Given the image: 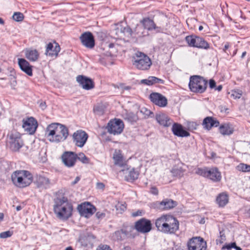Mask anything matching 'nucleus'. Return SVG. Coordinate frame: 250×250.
<instances>
[{"mask_svg":"<svg viewBox=\"0 0 250 250\" xmlns=\"http://www.w3.org/2000/svg\"><path fill=\"white\" fill-rule=\"evenodd\" d=\"M68 135V128L60 123H51L47 126L45 131V137L51 143H59L63 142Z\"/></svg>","mask_w":250,"mask_h":250,"instance_id":"nucleus-1","label":"nucleus"},{"mask_svg":"<svg viewBox=\"0 0 250 250\" xmlns=\"http://www.w3.org/2000/svg\"><path fill=\"white\" fill-rule=\"evenodd\" d=\"M155 225L158 230L165 234H174L179 229V222L173 215L165 214L157 218Z\"/></svg>","mask_w":250,"mask_h":250,"instance_id":"nucleus-2","label":"nucleus"},{"mask_svg":"<svg viewBox=\"0 0 250 250\" xmlns=\"http://www.w3.org/2000/svg\"><path fill=\"white\" fill-rule=\"evenodd\" d=\"M73 207L67 197H57L54 200L53 211L56 216L62 220H66L72 215Z\"/></svg>","mask_w":250,"mask_h":250,"instance_id":"nucleus-3","label":"nucleus"},{"mask_svg":"<svg viewBox=\"0 0 250 250\" xmlns=\"http://www.w3.org/2000/svg\"><path fill=\"white\" fill-rule=\"evenodd\" d=\"M33 179L32 173L27 170H17L11 174L13 184L20 188L29 187L32 183Z\"/></svg>","mask_w":250,"mask_h":250,"instance_id":"nucleus-4","label":"nucleus"},{"mask_svg":"<svg viewBox=\"0 0 250 250\" xmlns=\"http://www.w3.org/2000/svg\"><path fill=\"white\" fill-rule=\"evenodd\" d=\"M131 62L136 69L142 71L148 70L152 64L151 59L141 51H137L133 55Z\"/></svg>","mask_w":250,"mask_h":250,"instance_id":"nucleus-5","label":"nucleus"},{"mask_svg":"<svg viewBox=\"0 0 250 250\" xmlns=\"http://www.w3.org/2000/svg\"><path fill=\"white\" fill-rule=\"evenodd\" d=\"M208 81L198 75L190 76L188 86L190 90L195 93L202 94L207 89Z\"/></svg>","mask_w":250,"mask_h":250,"instance_id":"nucleus-6","label":"nucleus"},{"mask_svg":"<svg viewBox=\"0 0 250 250\" xmlns=\"http://www.w3.org/2000/svg\"><path fill=\"white\" fill-rule=\"evenodd\" d=\"M7 145L13 151H18L23 146L21 135L19 132L12 131L8 135Z\"/></svg>","mask_w":250,"mask_h":250,"instance_id":"nucleus-7","label":"nucleus"},{"mask_svg":"<svg viewBox=\"0 0 250 250\" xmlns=\"http://www.w3.org/2000/svg\"><path fill=\"white\" fill-rule=\"evenodd\" d=\"M185 41L190 47L203 49H208L209 44L203 38L196 35H189L185 38Z\"/></svg>","mask_w":250,"mask_h":250,"instance_id":"nucleus-8","label":"nucleus"},{"mask_svg":"<svg viewBox=\"0 0 250 250\" xmlns=\"http://www.w3.org/2000/svg\"><path fill=\"white\" fill-rule=\"evenodd\" d=\"M124 127L123 121L120 119L115 118L109 121L106 128L109 134L118 135L123 132Z\"/></svg>","mask_w":250,"mask_h":250,"instance_id":"nucleus-9","label":"nucleus"},{"mask_svg":"<svg viewBox=\"0 0 250 250\" xmlns=\"http://www.w3.org/2000/svg\"><path fill=\"white\" fill-rule=\"evenodd\" d=\"M112 159L115 166L123 168L119 171V173L129 169L128 160L125 159L121 150L116 149L113 154Z\"/></svg>","mask_w":250,"mask_h":250,"instance_id":"nucleus-10","label":"nucleus"},{"mask_svg":"<svg viewBox=\"0 0 250 250\" xmlns=\"http://www.w3.org/2000/svg\"><path fill=\"white\" fill-rule=\"evenodd\" d=\"M187 247L188 250H207V243L201 236H194L188 240Z\"/></svg>","mask_w":250,"mask_h":250,"instance_id":"nucleus-11","label":"nucleus"},{"mask_svg":"<svg viewBox=\"0 0 250 250\" xmlns=\"http://www.w3.org/2000/svg\"><path fill=\"white\" fill-rule=\"evenodd\" d=\"M80 215L85 218L90 217L96 211V207L89 202H84L77 207Z\"/></svg>","mask_w":250,"mask_h":250,"instance_id":"nucleus-12","label":"nucleus"},{"mask_svg":"<svg viewBox=\"0 0 250 250\" xmlns=\"http://www.w3.org/2000/svg\"><path fill=\"white\" fill-rule=\"evenodd\" d=\"M88 138V134L82 129L77 130L72 135V140L75 145L81 148L85 145Z\"/></svg>","mask_w":250,"mask_h":250,"instance_id":"nucleus-13","label":"nucleus"},{"mask_svg":"<svg viewBox=\"0 0 250 250\" xmlns=\"http://www.w3.org/2000/svg\"><path fill=\"white\" fill-rule=\"evenodd\" d=\"M134 227L139 232L146 233L151 230L152 224L150 220L143 218L135 222Z\"/></svg>","mask_w":250,"mask_h":250,"instance_id":"nucleus-14","label":"nucleus"},{"mask_svg":"<svg viewBox=\"0 0 250 250\" xmlns=\"http://www.w3.org/2000/svg\"><path fill=\"white\" fill-rule=\"evenodd\" d=\"M38 126L37 121L33 117H28L22 120V127L30 134L36 132Z\"/></svg>","mask_w":250,"mask_h":250,"instance_id":"nucleus-15","label":"nucleus"},{"mask_svg":"<svg viewBox=\"0 0 250 250\" xmlns=\"http://www.w3.org/2000/svg\"><path fill=\"white\" fill-rule=\"evenodd\" d=\"M76 153L72 151H65L61 156L63 165L67 167H73L76 163Z\"/></svg>","mask_w":250,"mask_h":250,"instance_id":"nucleus-16","label":"nucleus"},{"mask_svg":"<svg viewBox=\"0 0 250 250\" xmlns=\"http://www.w3.org/2000/svg\"><path fill=\"white\" fill-rule=\"evenodd\" d=\"M149 99L153 104L159 107H164L167 105V98L160 93H151L149 96Z\"/></svg>","mask_w":250,"mask_h":250,"instance_id":"nucleus-17","label":"nucleus"},{"mask_svg":"<svg viewBox=\"0 0 250 250\" xmlns=\"http://www.w3.org/2000/svg\"><path fill=\"white\" fill-rule=\"evenodd\" d=\"M61 47L59 44L56 41L49 42L45 47V54L53 59H56L60 52Z\"/></svg>","mask_w":250,"mask_h":250,"instance_id":"nucleus-18","label":"nucleus"},{"mask_svg":"<svg viewBox=\"0 0 250 250\" xmlns=\"http://www.w3.org/2000/svg\"><path fill=\"white\" fill-rule=\"evenodd\" d=\"M80 40L83 45L88 49H92L95 45L93 34L90 32H85L80 37Z\"/></svg>","mask_w":250,"mask_h":250,"instance_id":"nucleus-19","label":"nucleus"},{"mask_svg":"<svg viewBox=\"0 0 250 250\" xmlns=\"http://www.w3.org/2000/svg\"><path fill=\"white\" fill-rule=\"evenodd\" d=\"M76 80L83 89L85 90H90L94 87V83L93 81L83 75H78L76 77Z\"/></svg>","mask_w":250,"mask_h":250,"instance_id":"nucleus-20","label":"nucleus"},{"mask_svg":"<svg viewBox=\"0 0 250 250\" xmlns=\"http://www.w3.org/2000/svg\"><path fill=\"white\" fill-rule=\"evenodd\" d=\"M156 208L161 210H167L173 208L177 206L176 201L170 199H164L162 201L156 202Z\"/></svg>","mask_w":250,"mask_h":250,"instance_id":"nucleus-21","label":"nucleus"},{"mask_svg":"<svg viewBox=\"0 0 250 250\" xmlns=\"http://www.w3.org/2000/svg\"><path fill=\"white\" fill-rule=\"evenodd\" d=\"M18 63L20 69L29 76H33V66L29 62L23 58H19Z\"/></svg>","mask_w":250,"mask_h":250,"instance_id":"nucleus-22","label":"nucleus"},{"mask_svg":"<svg viewBox=\"0 0 250 250\" xmlns=\"http://www.w3.org/2000/svg\"><path fill=\"white\" fill-rule=\"evenodd\" d=\"M130 235V231L127 227H123L121 229L115 231L113 233L112 237L114 240L116 241H122L128 237Z\"/></svg>","mask_w":250,"mask_h":250,"instance_id":"nucleus-23","label":"nucleus"},{"mask_svg":"<svg viewBox=\"0 0 250 250\" xmlns=\"http://www.w3.org/2000/svg\"><path fill=\"white\" fill-rule=\"evenodd\" d=\"M207 178L214 182H218L221 180V173L216 167H212L208 169Z\"/></svg>","mask_w":250,"mask_h":250,"instance_id":"nucleus-24","label":"nucleus"},{"mask_svg":"<svg viewBox=\"0 0 250 250\" xmlns=\"http://www.w3.org/2000/svg\"><path fill=\"white\" fill-rule=\"evenodd\" d=\"M24 55L25 58L31 62H37L40 58V53L36 49L26 48Z\"/></svg>","mask_w":250,"mask_h":250,"instance_id":"nucleus-25","label":"nucleus"},{"mask_svg":"<svg viewBox=\"0 0 250 250\" xmlns=\"http://www.w3.org/2000/svg\"><path fill=\"white\" fill-rule=\"evenodd\" d=\"M157 122L164 127H169L173 123V121L167 115L164 113H159L156 115Z\"/></svg>","mask_w":250,"mask_h":250,"instance_id":"nucleus-26","label":"nucleus"},{"mask_svg":"<svg viewBox=\"0 0 250 250\" xmlns=\"http://www.w3.org/2000/svg\"><path fill=\"white\" fill-rule=\"evenodd\" d=\"M173 133L177 136L184 137H188L190 135V133L184 130L182 125L178 123H174L171 128Z\"/></svg>","mask_w":250,"mask_h":250,"instance_id":"nucleus-27","label":"nucleus"},{"mask_svg":"<svg viewBox=\"0 0 250 250\" xmlns=\"http://www.w3.org/2000/svg\"><path fill=\"white\" fill-rule=\"evenodd\" d=\"M35 184L38 188H47L50 185V181L49 178L41 175H37Z\"/></svg>","mask_w":250,"mask_h":250,"instance_id":"nucleus-28","label":"nucleus"},{"mask_svg":"<svg viewBox=\"0 0 250 250\" xmlns=\"http://www.w3.org/2000/svg\"><path fill=\"white\" fill-rule=\"evenodd\" d=\"M219 122L212 117H207L203 122L204 128L209 130L213 127H217L219 125Z\"/></svg>","mask_w":250,"mask_h":250,"instance_id":"nucleus-29","label":"nucleus"},{"mask_svg":"<svg viewBox=\"0 0 250 250\" xmlns=\"http://www.w3.org/2000/svg\"><path fill=\"white\" fill-rule=\"evenodd\" d=\"M140 23L144 27L146 30L151 31L157 28L154 20L149 17L144 18L140 21Z\"/></svg>","mask_w":250,"mask_h":250,"instance_id":"nucleus-30","label":"nucleus"},{"mask_svg":"<svg viewBox=\"0 0 250 250\" xmlns=\"http://www.w3.org/2000/svg\"><path fill=\"white\" fill-rule=\"evenodd\" d=\"M216 201L219 207H224L229 202L228 195L226 192L220 193L217 196Z\"/></svg>","mask_w":250,"mask_h":250,"instance_id":"nucleus-31","label":"nucleus"},{"mask_svg":"<svg viewBox=\"0 0 250 250\" xmlns=\"http://www.w3.org/2000/svg\"><path fill=\"white\" fill-rule=\"evenodd\" d=\"M142 83L147 85H151L155 83H164V81L154 76H149L146 79H144L141 81Z\"/></svg>","mask_w":250,"mask_h":250,"instance_id":"nucleus-32","label":"nucleus"},{"mask_svg":"<svg viewBox=\"0 0 250 250\" xmlns=\"http://www.w3.org/2000/svg\"><path fill=\"white\" fill-rule=\"evenodd\" d=\"M185 171L182 167L175 166L171 170V173L173 176L180 178L184 176Z\"/></svg>","mask_w":250,"mask_h":250,"instance_id":"nucleus-33","label":"nucleus"},{"mask_svg":"<svg viewBox=\"0 0 250 250\" xmlns=\"http://www.w3.org/2000/svg\"><path fill=\"white\" fill-rule=\"evenodd\" d=\"M139 175V172L135 168H133L125 177V180L127 182H133L137 179Z\"/></svg>","mask_w":250,"mask_h":250,"instance_id":"nucleus-34","label":"nucleus"},{"mask_svg":"<svg viewBox=\"0 0 250 250\" xmlns=\"http://www.w3.org/2000/svg\"><path fill=\"white\" fill-rule=\"evenodd\" d=\"M146 30L142 24H137L134 29V33L138 37H142L146 35Z\"/></svg>","mask_w":250,"mask_h":250,"instance_id":"nucleus-35","label":"nucleus"},{"mask_svg":"<svg viewBox=\"0 0 250 250\" xmlns=\"http://www.w3.org/2000/svg\"><path fill=\"white\" fill-rule=\"evenodd\" d=\"M246 93L241 89L235 90V100L240 99L241 104L244 105L245 103Z\"/></svg>","mask_w":250,"mask_h":250,"instance_id":"nucleus-36","label":"nucleus"},{"mask_svg":"<svg viewBox=\"0 0 250 250\" xmlns=\"http://www.w3.org/2000/svg\"><path fill=\"white\" fill-rule=\"evenodd\" d=\"M208 169L209 167H197L195 169V173L198 175L207 178Z\"/></svg>","mask_w":250,"mask_h":250,"instance_id":"nucleus-37","label":"nucleus"},{"mask_svg":"<svg viewBox=\"0 0 250 250\" xmlns=\"http://www.w3.org/2000/svg\"><path fill=\"white\" fill-rule=\"evenodd\" d=\"M219 131L223 135H229L233 133V130L228 125H221L219 127Z\"/></svg>","mask_w":250,"mask_h":250,"instance_id":"nucleus-38","label":"nucleus"},{"mask_svg":"<svg viewBox=\"0 0 250 250\" xmlns=\"http://www.w3.org/2000/svg\"><path fill=\"white\" fill-rule=\"evenodd\" d=\"M76 161L78 160L83 164H87L90 162V159L83 152L76 153Z\"/></svg>","mask_w":250,"mask_h":250,"instance_id":"nucleus-39","label":"nucleus"},{"mask_svg":"<svg viewBox=\"0 0 250 250\" xmlns=\"http://www.w3.org/2000/svg\"><path fill=\"white\" fill-rule=\"evenodd\" d=\"M238 170L243 172H250V165L244 163H240L237 167Z\"/></svg>","mask_w":250,"mask_h":250,"instance_id":"nucleus-40","label":"nucleus"},{"mask_svg":"<svg viewBox=\"0 0 250 250\" xmlns=\"http://www.w3.org/2000/svg\"><path fill=\"white\" fill-rule=\"evenodd\" d=\"M226 240V237L224 230L220 231V235L216 239V242L217 245H222Z\"/></svg>","mask_w":250,"mask_h":250,"instance_id":"nucleus-41","label":"nucleus"},{"mask_svg":"<svg viewBox=\"0 0 250 250\" xmlns=\"http://www.w3.org/2000/svg\"><path fill=\"white\" fill-rule=\"evenodd\" d=\"M12 17L14 21L18 22H21L24 20V16L21 12H16L14 13Z\"/></svg>","mask_w":250,"mask_h":250,"instance_id":"nucleus-42","label":"nucleus"},{"mask_svg":"<svg viewBox=\"0 0 250 250\" xmlns=\"http://www.w3.org/2000/svg\"><path fill=\"white\" fill-rule=\"evenodd\" d=\"M13 235V232L8 230L0 233V238L4 239L11 237Z\"/></svg>","mask_w":250,"mask_h":250,"instance_id":"nucleus-43","label":"nucleus"},{"mask_svg":"<svg viewBox=\"0 0 250 250\" xmlns=\"http://www.w3.org/2000/svg\"><path fill=\"white\" fill-rule=\"evenodd\" d=\"M96 250H112L108 245L101 244L96 248Z\"/></svg>","mask_w":250,"mask_h":250,"instance_id":"nucleus-44","label":"nucleus"},{"mask_svg":"<svg viewBox=\"0 0 250 250\" xmlns=\"http://www.w3.org/2000/svg\"><path fill=\"white\" fill-rule=\"evenodd\" d=\"M232 248H234V242H231L230 244H226L221 248L222 250H230Z\"/></svg>","mask_w":250,"mask_h":250,"instance_id":"nucleus-45","label":"nucleus"},{"mask_svg":"<svg viewBox=\"0 0 250 250\" xmlns=\"http://www.w3.org/2000/svg\"><path fill=\"white\" fill-rule=\"evenodd\" d=\"M116 208L117 210H120V211L121 212L125 209L126 206H125V204H123L122 203L118 202L116 205Z\"/></svg>","mask_w":250,"mask_h":250,"instance_id":"nucleus-46","label":"nucleus"},{"mask_svg":"<svg viewBox=\"0 0 250 250\" xmlns=\"http://www.w3.org/2000/svg\"><path fill=\"white\" fill-rule=\"evenodd\" d=\"M150 193L157 195L159 193L158 189L155 186L151 187L150 188Z\"/></svg>","mask_w":250,"mask_h":250,"instance_id":"nucleus-47","label":"nucleus"},{"mask_svg":"<svg viewBox=\"0 0 250 250\" xmlns=\"http://www.w3.org/2000/svg\"><path fill=\"white\" fill-rule=\"evenodd\" d=\"M105 188V185L104 183L101 182H98L96 184V188L99 189L104 190Z\"/></svg>","mask_w":250,"mask_h":250,"instance_id":"nucleus-48","label":"nucleus"},{"mask_svg":"<svg viewBox=\"0 0 250 250\" xmlns=\"http://www.w3.org/2000/svg\"><path fill=\"white\" fill-rule=\"evenodd\" d=\"M209 85L210 88H214L216 86V83L214 80L211 79L209 82Z\"/></svg>","mask_w":250,"mask_h":250,"instance_id":"nucleus-49","label":"nucleus"},{"mask_svg":"<svg viewBox=\"0 0 250 250\" xmlns=\"http://www.w3.org/2000/svg\"><path fill=\"white\" fill-rule=\"evenodd\" d=\"M81 176H77L75 178V180L73 182H72V183L71 184V185L74 186V185H76V184H77L81 180Z\"/></svg>","mask_w":250,"mask_h":250,"instance_id":"nucleus-50","label":"nucleus"},{"mask_svg":"<svg viewBox=\"0 0 250 250\" xmlns=\"http://www.w3.org/2000/svg\"><path fill=\"white\" fill-rule=\"evenodd\" d=\"M141 215H142V212L140 210H138L137 211L133 212L132 214V215L133 217H136L138 216H140Z\"/></svg>","mask_w":250,"mask_h":250,"instance_id":"nucleus-51","label":"nucleus"},{"mask_svg":"<svg viewBox=\"0 0 250 250\" xmlns=\"http://www.w3.org/2000/svg\"><path fill=\"white\" fill-rule=\"evenodd\" d=\"M229 42H226L223 48V51L225 52H227V51L229 48Z\"/></svg>","mask_w":250,"mask_h":250,"instance_id":"nucleus-52","label":"nucleus"},{"mask_svg":"<svg viewBox=\"0 0 250 250\" xmlns=\"http://www.w3.org/2000/svg\"><path fill=\"white\" fill-rule=\"evenodd\" d=\"M3 218H4L3 213L0 212V222L3 220Z\"/></svg>","mask_w":250,"mask_h":250,"instance_id":"nucleus-53","label":"nucleus"},{"mask_svg":"<svg viewBox=\"0 0 250 250\" xmlns=\"http://www.w3.org/2000/svg\"><path fill=\"white\" fill-rule=\"evenodd\" d=\"M123 249L124 250H131V248L129 246H127L124 247Z\"/></svg>","mask_w":250,"mask_h":250,"instance_id":"nucleus-54","label":"nucleus"},{"mask_svg":"<svg viewBox=\"0 0 250 250\" xmlns=\"http://www.w3.org/2000/svg\"><path fill=\"white\" fill-rule=\"evenodd\" d=\"M222 89V86L221 85H219L216 88V89L218 91H221Z\"/></svg>","mask_w":250,"mask_h":250,"instance_id":"nucleus-55","label":"nucleus"},{"mask_svg":"<svg viewBox=\"0 0 250 250\" xmlns=\"http://www.w3.org/2000/svg\"><path fill=\"white\" fill-rule=\"evenodd\" d=\"M246 55V51L243 52L241 55V58L242 59L244 58L245 57Z\"/></svg>","mask_w":250,"mask_h":250,"instance_id":"nucleus-56","label":"nucleus"},{"mask_svg":"<svg viewBox=\"0 0 250 250\" xmlns=\"http://www.w3.org/2000/svg\"><path fill=\"white\" fill-rule=\"evenodd\" d=\"M0 24L1 25H3L4 24V21L1 18H0Z\"/></svg>","mask_w":250,"mask_h":250,"instance_id":"nucleus-57","label":"nucleus"},{"mask_svg":"<svg viewBox=\"0 0 250 250\" xmlns=\"http://www.w3.org/2000/svg\"><path fill=\"white\" fill-rule=\"evenodd\" d=\"M21 209V206H18L17 207H16V210L17 211H20V210Z\"/></svg>","mask_w":250,"mask_h":250,"instance_id":"nucleus-58","label":"nucleus"},{"mask_svg":"<svg viewBox=\"0 0 250 250\" xmlns=\"http://www.w3.org/2000/svg\"><path fill=\"white\" fill-rule=\"evenodd\" d=\"M65 250H74L71 246L67 247Z\"/></svg>","mask_w":250,"mask_h":250,"instance_id":"nucleus-59","label":"nucleus"},{"mask_svg":"<svg viewBox=\"0 0 250 250\" xmlns=\"http://www.w3.org/2000/svg\"><path fill=\"white\" fill-rule=\"evenodd\" d=\"M235 250H242V249L240 247L235 245Z\"/></svg>","mask_w":250,"mask_h":250,"instance_id":"nucleus-60","label":"nucleus"},{"mask_svg":"<svg viewBox=\"0 0 250 250\" xmlns=\"http://www.w3.org/2000/svg\"><path fill=\"white\" fill-rule=\"evenodd\" d=\"M203 26H199V30L200 31H201V30L203 29Z\"/></svg>","mask_w":250,"mask_h":250,"instance_id":"nucleus-61","label":"nucleus"},{"mask_svg":"<svg viewBox=\"0 0 250 250\" xmlns=\"http://www.w3.org/2000/svg\"><path fill=\"white\" fill-rule=\"evenodd\" d=\"M194 2H197L199 1H202L203 0H193Z\"/></svg>","mask_w":250,"mask_h":250,"instance_id":"nucleus-62","label":"nucleus"},{"mask_svg":"<svg viewBox=\"0 0 250 250\" xmlns=\"http://www.w3.org/2000/svg\"><path fill=\"white\" fill-rule=\"evenodd\" d=\"M2 71V69L1 68V67H0V73Z\"/></svg>","mask_w":250,"mask_h":250,"instance_id":"nucleus-63","label":"nucleus"},{"mask_svg":"<svg viewBox=\"0 0 250 250\" xmlns=\"http://www.w3.org/2000/svg\"><path fill=\"white\" fill-rule=\"evenodd\" d=\"M249 179H250V176L249 177Z\"/></svg>","mask_w":250,"mask_h":250,"instance_id":"nucleus-64","label":"nucleus"}]
</instances>
